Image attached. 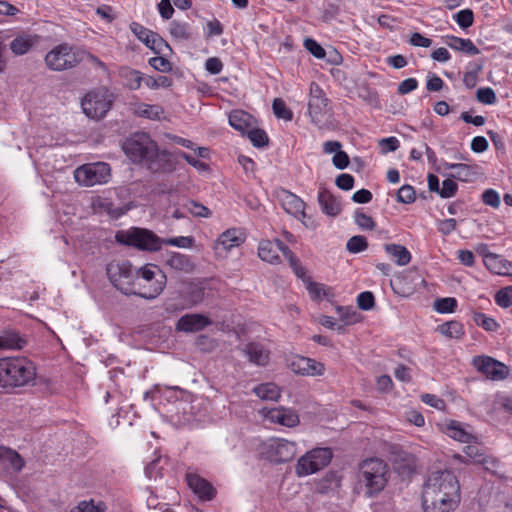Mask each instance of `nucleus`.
<instances>
[{
  "label": "nucleus",
  "mask_w": 512,
  "mask_h": 512,
  "mask_svg": "<svg viewBox=\"0 0 512 512\" xmlns=\"http://www.w3.org/2000/svg\"><path fill=\"white\" fill-rule=\"evenodd\" d=\"M460 502V486L456 476L447 470L429 475L422 492V507L425 512H450Z\"/></svg>",
  "instance_id": "nucleus-1"
},
{
  "label": "nucleus",
  "mask_w": 512,
  "mask_h": 512,
  "mask_svg": "<svg viewBox=\"0 0 512 512\" xmlns=\"http://www.w3.org/2000/svg\"><path fill=\"white\" fill-rule=\"evenodd\" d=\"M123 150L134 163L146 166L152 172L161 169V154L156 142L145 132L134 133L123 143Z\"/></svg>",
  "instance_id": "nucleus-2"
},
{
  "label": "nucleus",
  "mask_w": 512,
  "mask_h": 512,
  "mask_svg": "<svg viewBox=\"0 0 512 512\" xmlns=\"http://www.w3.org/2000/svg\"><path fill=\"white\" fill-rule=\"evenodd\" d=\"M36 367L27 358H8L0 361V386L16 388L33 385Z\"/></svg>",
  "instance_id": "nucleus-3"
},
{
  "label": "nucleus",
  "mask_w": 512,
  "mask_h": 512,
  "mask_svg": "<svg viewBox=\"0 0 512 512\" xmlns=\"http://www.w3.org/2000/svg\"><path fill=\"white\" fill-rule=\"evenodd\" d=\"M358 482L365 488V495H378L387 485L390 478L388 464L379 458H368L358 467Z\"/></svg>",
  "instance_id": "nucleus-4"
},
{
  "label": "nucleus",
  "mask_w": 512,
  "mask_h": 512,
  "mask_svg": "<svg viewBox=\"0 0 512 512\" xmlns=\"http://www.w3.org/2000/svg\"><path fill=\"white\" fill-rule=\"evenodd\" d=\"M166 281V275L159 266L145 264L137 269L134 295L144 299H154L162 293Z\"/></svg>",
  "instance_id": "nucleus-5"
},
{
  "label": "nucleus",
  "mask_w": 512,
  "mask_h": 512,
  "mask_svg": "<svg viewBox=\"0 0 512 512\" xmlns=\"http://www.w3.org/2000/svg\"><path fill=\"white\" fill-rule=\"evenodd\" d=\"M107 276L112 285L125 295H134L137 269L127 261H113L106 267Z\"/></svg>",
  "instance_id": "nucleus-6"
},
{
  "label": "nucleus",
  "mask_w": 512,
  "mask_h": 512,
  "mask_svg": "<svg viewBox=\"0 0 512 512\" xmlns=\"http://www.w3.org/2000/svg\"><path fill=\"white\" fill-rule=\"evenodd\" d=\"M259 457L274 464L291 461L296 453V443L283 438H270L258 447Z\"/></svg>",
  "instance_id": "nucleus-7"
},
{
  "label": "nucleus",
  "mask_w": 512,
  "mask_h": 512,
  "mask_svg": "<svg viewBox=\"0 0 512 512\" xmlns=\"http://www.w3.org/2000/svg\"><path fill=\"white\" fill-rule=\"evenodd\" d=\"M116 240L121 244L150 252L159 251L163 245L162 238L157 236L154 232L137 227L118 232L116 234Z\"/></svg>",
  "instance_id": "nucleus-8"
},
{
  "label": "nucleus",
  "mask_w": 512,
  "mask_h": 512,
  "mask_svg": "<svg viewBox=\"0 0 512 512\" xmlns=\"http://www.w3.org/2000/svg\"><path fill=\"white\" fill-rule=\"evenodd\" d=\"M79 49L68 43L55 46L45 56V63L50 70L63 71L76 67L81 63Z\"/></svg>",
  "instance_id": "nucleus-9"
},
{
  "label": "nucleus",
  "mask_w": 512,
  "mask_h": 512,
  "mask_svg": "<svg viewBox=\"0 0 512 512\" xmlns=\"http://www.w3.org/2000/svg\"><path fill=\"white\" fill-rule=\"evenodd\" d=\"M332 457L330 448H314L298 459L295 472L299 477L314 474L328 466Z\"/></svg>",
  "instance_id": "nucleus-10"
},
{
  "label": "nucleus",
  "mask_w": 512,
  "mask_h": 512,
  "mask_svg": "<svg viewBox=\"0 0 512 512\" xmlns=\"http://www.w3.org/2000/svg\"><path fill=\"white\" fill-rule=\"evenodd\" d=\"M111 177L109 164L105 162H95L84 164L74 171L75 181L86 187H92L98 184H105Z\"/></svg>",
  "instance_id": "nucleus-11"
},
{
  "label": "nucleus",
  "mask_w": 512,
  "mask_h": 512,
  "mask_svg": "<svg viewBox=\"0 0 512 512\" xmlns=\"http://www.w3.org/2000/svg\"><path fill=\"white\" fill-rule=\"evenodd\" d=\"M112 100L107 91L88 92L82 99L81 106L85 115L91 119H101L110 110Z\"/></svg>",
  "instance_id": "nucleus-12"
},
{
  "label": "nucleus",
  "mask_w": 512,
  "mask_h": 512,
  "mask_svg": "<svg viewBox=\"0 0 512 512\" xmlns=\"http://www.w3.org/2000/svg\"><path fill=\"white\" fill-rule=\"evenodd\" d=\"M330 100L325 96L323 89L312 82L310 84V94L308 101V113L312 123L320 125L325 116L330 114Z\"/></svg>",
  "instance_id": "nucleus-13"
},
{
  "label": "nucleus",
  "mask_w": 512,
  "mask_h": 512,
  "mask_svg": "<svg viewBox=\"0 0 512 512\" xmlns=\"http://www.w3.org/2000/svg\"><path fill=\"white\" fill-rule=\"evenodd\" d=\"M472 364L486 378L494 381L504 380L509 375L508 367L490 356H475Z\"/></svg>",
  "instance_id": "nucleus-14"
},
{
  "label": "nucleus",
  "mask_w": 512,
  "mask_h": 512,
  "mask_svg": "<svg viewBox=\"0 0 512 512\" xmlns=\"http://www.w3.org/2000/svg\"><path fill=\"white\" fill-rule=\"evenodd\" d=\"M281 203H282L283 209L287 213H289V214L293 215L294 217L298 218L299 220H301V222L305 225V227H307L309 229L316 228V225L313 222L307 223L304 220L306 217V212H305L306 204L300 197L285 190V191H283V194L281 197Z\"/></svg>",
  "instance_id": "nucleus-15"
},
{
  "label": "nucleus",
  "mask_w": 512,
  "mask_h": 512,
  "mask_svg": "<svg viewBox=\"0 0 512 512\" xmlns=\"http://www.w3.org/2000/svg\"><path fill=\"white\" fill-rule=\"evenodd\" d=\"M290 368L296 374L303 376H322L325 372L323 363L305 356H295L291 360Z\"/></svg>",
  "instance_id": "nucleus-16"
},
{
  "label": "nucleus",
  "mask_w": 512,
  "mask_h": 512,
  "mask_svg": "<svg viewBox=\"0 0 512 512\" xmlns=\"http://www.w3.org/2000/svg\"><path fill=\"white\" fill-rule=\"evenodd\" d=\"M186 481L189 488L202 500L210 501L215 497L216 490L206 479L196 473H186Z\"/></svg>",
  "instance_id": "nucleus-17"
},
{
  "label": "nucleus",
  "mask_w": 512,
  "mask_h": 512,
  "mask_svg": "<svg viewBox=\"0 0 512 512\" xmlns=\"http://www.w3.org/2000/svg\"><path fill=\"white\" fill-rule=\"evenodd\" d=\"M283 245H286L279 239L274 241L271 240H261L258 245V256L261 260L268 262L270 264H279L281 262V258L278 254L279 251L284 255Z\"/></svg>",
  "instance_id": "nucleus-18"
},
{
  "label": "nucleus",
  "mask_w": 512,
  "mask_h": 512,
  "mask_svg": "<svg viewBox=\"0 0 512 512\" xmlns=\"http://www.w3.org/2000/svg\"><path fill=\"white\" fill-rule=\"evenodd\" d=\"M212 321L202 314H185L176 323V329L183 332H198L211 325Z\"/></svg>",
  "instance_id": "nucleus-19"
},
{
  "label": "nucleus",
  "mask_w": 512,
  "mask_h": 512,
  "mask_svg": "<svg viewBox=\"0 0 512 512\" xmlns=\"http://www.w3.org/2000/svg\"><path fill=\"white\" fill-rule=\"evenodd\" d=\"M266 417L273 423L289 428L297 426L300 422L298 414L294 410L285 407L270 409Z\"/></svg>",
  "instance_id": "nucleus-20"
},
{
  "label": "nucleus",
  "mask_w": 512,
  "mask_h": 512,
  "mask_svg": "<svg viewBox=\"0 0 512 512\" xmlns=\"http://www.w3.org/2000/svg\"><path fill=\"white\" fill-rule=\"evenodd\" d=\"M165 265L174 271L185 274H190L195 269V264L192 258L179 252H168L165 259Z\"/></svg>",
  "instance_id": "nucleus-21"
},
{
  "label": "nucleus",
  "mask_w": 512,
  "mask_h": 512,
  "mask_svg": "<svg viewBox=\"0 0 512 512\" xmlns=\"http://www.w3.org/2000/svg\"><path fill=\"white\" fill-rule=\"evenodd\" d=\"M242 351L248 360L257 366H265L269 362L270 351L259 342H249Z\"/></svg>",
  "instance_id": "nucleus-22"
},
{
  "label": "nucleus",
  "mask_w": 512,
  "mask_h": 512,
  "mask_svg": "<svg viewBox=\"0 0 512 512\" xmlns=\"http://www.w3.org/2000/svg\"><path fill=\"white\" fill-rule=\"evenodd\" d=\"M318 202L322 211L328 216L335 217L342 211L340 200L326 189H321L319 191Z\"/></svg>",
  "instance_id": "nucleus-23"
},
{
  "label": "nucleus",
  "mask_w": 512,
  "mask_h": 512,
  "mask_svg": "<svg viewBox=\"0 0 512 512\" xmlns=\"http://www.w3.org/2000/svg\"><path fill=\"white\" fill-rule=\"evenodd\" d=\"M229 124L242 134H245L255 124V119L246 111L233 110L229 114Z\"/></svg>",
  "instance_id": "nucleus-24"
},
{
  "label": "nucleus",
  "mask_w": 512,
  "mask_h": 512,
  "mask_svg": "<svg viewBox=\"0 0 512 512\" xmlns=\"http://www.w3.org/2000/svg\"><path fill=\"white\" fill-rule=\"evenodd\" d=\"M445 43L453 50L463 52L467 55H477L480 53L478 47L470 39H464L453 35L445 37Z\"/></svg>",
  "instance_id": "nucleus-25"
},
{
  "label": "nucleus",
  "mask_w": 512,
  "mask_h": 512,
  "mask_svg": "<svg viewBox=\"0 0 512 512\" xmlns=\"http://www.w3.org/2000/svg\"><path fill=\"white\" fill-rule=\"evenodd\" d=\"M244 242L243 234L239 229L231 228L223 232L217 239V245L222 246L225 250L238 247Z\"/></svg>",
  "instance_id": "nucleus-26"
},
{
  "label": "nucleus",
  "mask_w": 512,
  "mask_h": 512,
  "mask_svg": "<svg viewBox=\"0 0 512 512\" xmlns=\"http://www.w3.org/2000/svg\"><path fill=\"white\" fill-rule=\"evenodd\" d=\"M28 340L14 331L5 332L0 335V349H16L21 350L26 347Z\"/></svg>",
  "instance_id": "nucleus-27"
},
{
  "label": "nucleus",
  "mask_w": 512,
  "mask_h": 512,
  "mask_svg": "<svg viewBox=\"0 0 512 512\" xmlns=\"http://www.w3.org/2000/svg\"><path fill=\"white\" fill-rule=\"evenodd\" d=\"M386 253L395 259V263L399 266H405L411 261V254L408 249L399 244H385Z\"/></svg>",
  "instance_id": "nucleus-28"
},
{
  "label": "nucleus",
  "mask_w": 512,
  "mask_h": 512,
  "mask_svg": "<svg viewBox=\"0 0 512 512\" xmlns=\"http://www.w3.org/2000/svg\"><path fill=\"white\" fill-rule=\"evenodd\" d=\"M442 335L450 339L460 340L465 335L464 326L457 320L445 322L437 327Z\"/></svg>",
  "instance_id": "nucleus-29"
},
{
  "label": "nucleus",
  "mask_w": 512,
  "mask_h": 512,
  "mask_svg": "<svg viewBox=\"0 0 512 512\" xmlns=\"http://www.w3.org/2000/svg\"><path fill=\"white\" fill-rule=\"evenodd\" d=\"M35 43L36 40L33 36L22 35L11 41L10 49L15 55H24L32 48Z\"/></svg>",
  "instance_id": "nucleus-30"
},
{
  "label": "nucleus",
  "mask_w": 512,
  "mask_h": 512,
  "mask_svg": "<svg viewBox=\"0 0 512 512\" xmlns=\"http://www.w3.org/2000/svg\"><path fill=\"white\" fill-rule=\"evenodd\" d=\"M284 249V256L287 258L289 265L291 269L293 270L294 274L301 279L304 283L307 282V278H310L306 274L305 268L301 265L300 260L295 256V254L292 252V250L287 246L283 245L282 247Z\"/></svg>",
  "instance_id": "nucleus-31"
},
{
  "label": "nucleus",
  "mask_w": 512,
  "mask_h": 512,
  "mask_svg": "<svg viewBox=\"0 0 512 512\" xmlns=\"http://www.w3.org/2000/svg\"><path fill=\"white\" fill-rule=\"evenodd\" d=\"M446 434L462 443H470L473 436L465 431V429L461 426L458 421H450V423L446 427Z\"/></svg>",
  "instance_id": "nucleus-32"
},
{
  "label": "nucleus",
  "mask_w": 512,
  "mask_h": 512,
  "mask_svg": "<svg viewBox=\"0 0 512 512\" xmlns=\"http://www.w3.org/2000/svg\"><path fill=\"white\" fill-rule=\"evenodd\" d=\"M253 392L263 400L276 401L280 397V389L274 383H263L257 385Z\"/></svg>",
  "instance_id": "nucleus-33"
},
{
  "label": "nucleus",
  "mask_w": 512,
  "mask_h": 512,
  "mask_svg": "<svg viewBox=\"0 0 512 512\" xmlns=\"http://www.w3.org/2000/svg\"><path fill=\"white\" fill-rule=\"evenodd\" d=\"M484 264L489 271L498 275L507 274L510 266L507 260L501 258L497 254L488 256V259L485 260Z\"/></svg>",
  "instance_id": "nucleus-34"
},
{
  "label": "nucleus",
  "mask_w": 512,
  "mask_h": 512,
  "mask_svg": "<svg viewBox=\"0 0 512 512\" xmlns=\"http://www.w3.org/2000/svg\"><path fill=\"white\" fill-rule=\"evenodd\" d=\"M120 75L129 89L137 90L140 88L143 77L139 71L126 67L121 69Z\"/></svg>",
  "instance_id": "nucleus-35"
},
{
  "label": "nucleus",
  "mask_w": 512,
  "mask_h": 512,
  "mask_svg": "<svg viewBox=\"0 0 512 512\" xmlns=\"http://www.w3.org/2000/svg\"><path fill=\"white\" fill-rule=\"evenodd\" d=\"M169 31L175 40H189L192 36L190 26L186 22L172 21Z\"/></svg>",
  "instance_id": "nucleus-36"
},
{
  "label": "nucleus",
  "mask_w": 512,
  "mask_h": 512,
  "mask_svg": "<svg viewBox=\"0 0 512 512\" xmlns=\"http://www.w3.org/2000/svg\"><path fill=\"white\" fill-rule=\"evenodd\" d=\"M136 113L140 117H144L150 120H159L161 115L164 113V110L159 105H149L142 103L137 107Z\"/></svg>",
  "instance_id": "nucleus-37"
},
{
  "label": "nucleus",
  "mask_w": 512,
  "mask_h": 512,
  "mask_svg": "<svg viewBox=\"0 0 512 512\" xmlns=\"http://www.w3.org/2000/svg\"><path fill=\"white\" fill-rule=\"evenodd\" d=\"M306 289L314 300H321L324 297L331 295V289L323 284L314 282L311 278H307L305 283Z\"/></svg>",
  "instance_id": "nucleus-38"
},
{
  "label": "nucleus",
  "mask_w": 512,
  "mask_h": 512,
  "mask_svg": "<svg viewBox=\"0 0 512 512\" xmlns=\"http://www.w3.org/2000/svg\"><path fill=\"white\" fill-rule=\"evenodd\" d=\"M245 134L255 147L262 148L268 145L269 138L263 129L255 128L253 125Z\"/></svg>",
  "instance_id": "nucleus-39"
},
{
  "label": "nucleus",
  "mask_w": 512,
  "mask_h": 512,
  "mask_svg": "<svg viewBox=\"0 0 512 512\" xmlns=\"http://www.w3.org/2000/svg\"><path fill=\"white\" fill-rule=\"evenodd\" d=\"M473 321L479 327L489 332H494L499 328V324L492 317H488L484 313L474 312Z\"/></svg>",
  "instance_id": "nucleus-40"
},
{
  "label": "nucleus",
  "mask_w": 512,
  "mask_h": 512,
  "mask_svg": "<svg viewBox=\"0 0 512 512\" xmlns=\"http://www.w3.org/2000/svg\"><path fill=\"white\" fill-rule=\"evenodd\" d=\"M444 167L446 169L455 170V172L451 174V178H456L460 181H467L472 175L470 167L466 164H453L445 162Z\"/></svg>",
  "instance_id": "nucleus-41"
},
{
  "label": "nucleus",
  "mask_w": 512,
  "mask_h": 512,
  "mask_svg": "<svg viewBox=\"0 0 512 512\" xmlns=\"http://www.w3.org/2000/svg\"><path fill=\"white\" fill-rule=\"evenodd\" d=\"M107 509L106 504L102 501L94 503L93 500L81 501L79 504L71 509L70 512H105Z\"/></svg>",
  "instance_id": "nucleus-42"
},
{
  "label": "nucleus",
  "mask_w": 512,
  "mask_h": 512,
  "mask_svg": "<svg viewBox=\"0 0 512 512\" xmlns=\"http://www.w3.org/2000/svg\"><path fill=\"white\" fill-rule=\"evenodd\" d=\"M183 208L195 217L209 218L212 215L209 208L193 200L188 201Z\"/></svg>",
  "instance_id": "nucleus-43"
},
{
  "label": "nucleus",
  "mask_w": 512,
  "mask_h": 512,
  "mask_svg": "<svg viewBox=\"0 0 512 512\" xmlns=\"http://www.w3.org/2000/svg\"><path fill=\"white\" fill-rule=\"evenodd\" d=\"M274 115L279 119L290 121L293 118L292 111L286 106L281 98H275L272 104Z\"/></svg>",
  "instance_id": "nucleus-44"
},
{
  "label": "nucleus",
  "mask_w": 512,
  "mask_h": 512,
  "mask_svg": "<svg viewBox=\"0 0 512 512\" xmlns=\"http://www.w3.org/2000/svg\"><path fill=\"white\" fill-rule=\"evenodd\" d=\"M368 242L366 237L362 235H356L351 237L346 244V248L350 253L356 254L366 250Z\"/></svg>",
  "instance_id": "nucleus-45"
},
{
  "label": "nucleus",
  "mask_w": 512,
  "mask_h": 512,
  "mask_svg": "<svg viewBox=\"0 0 512 512\" xmlns=\"http://www.w3.org/2000/svg\"><path fill=\"white\" fill-rule=\"evenodd\" d=\"M354 221L361 230H373L376 223L371 216L357 209L354 213Z\"/></svg>",
  "instance_id": "nucleus-46"
},
{
  "label": "nucleus",
  "mask_w": 512,
  "mask_h": 512,
  "mask_svg": "<svg viewBox=\"0 0 512 512\" xmlns=\"http://www.w3.org/2000/svg\"><path fill=\"white\" fill-rule=\"evenodd\" d=\"M434 308L441 314L453 313L457 308V300L452 297L437 299L434 303Z\"/></svg>",
  "instance_id": "nucleus-47"
},
{
  "label": "nucleus",
  "mask_w": 512,
  "mask_h": 512,
  "mask_svg": "<svg viewBox=\"0 0 512 512\" xmlns=\"http://www.w3.org/2000/svg\"><path fill=\"white\" fill-rule=\"evenodd\" d=\"M482 70V64L471 63L468 71L464 73L463 83L464 85L472 89L477 83L478 73Z\"/></svg>",
  "instance_id": "nucleus-48"
},
{
  "label": "nucleus",
  "mask_w": 512,
  "mask_h": 512,
  "mask_svg": "<svg viewBox=\"0 0 512 512\" xmlns=\"http://www.w3.org/2000/svg\"><path fill=\"white\" fill-rule=\"evenodd\" d=\"M453 18L462 29H467L474 23V13L471 9L460 10Z\"/></svg>",
  "instance_id": "nucleus-49"
},
{
  "label": "nucleus",
  "mask_w": 512,
  "mask_h": 512,
  "mask_svg": "<svg viewBox=\"0 0 512 512\" xmlns=\"http://www.w3.org/2000/svg\"><path fill=\"white\" fill-rule=\"evenodd\" d=\"M2 457L5 461H7L11 465V467L15 471H21L25 465L24 460L22 459L20 454L14 450H11V449L6 450L3 453Z\"/></svg>",
  "instance_id": "nucleus-50"
},
{
  "label": "nucleus",
  "mask_w": 512,
  "mask_h": 512,
  "mask_svg": "<svg viewBox=\"0 0 512 512\" xmlns=\"http://www.w3.org/2000/svg\"><path fill=\"white\" fill-rule=\"evenodd\" d=\"M476 99L485 105H493L497 102L496 94L490 87L479 88L476 92Z\"/></svg>",
  "instance_id": "nucleus-51"
},
{
  "label": "nucleus",
  "mask_w": 512,
  "mask_h": 512,
  "mask_svg": "<svg viewBox=\"0 0 512 512\" xmlns=\"http://www.w3.org/2000/svg\"><path fill=\"white\" fill-rule=\"evenodd\" d=\"M495 302L502 308H508L512 305V286L500 289L495 295Z\"/></svg>",
  "instance_id": "nucleus-52"
},
{
  "label": "nucleus",
  "mask_w": 512,
  "mask_h": 512,
  "mask_svg": "<svg viewBox=\"0 0 512 512\" xmlns=\"http://www.w3.org/2000/svg\"><path fill=\"white\" fill-rule=\"evenodd\" d=\"M162 241L163 245H171L179 248H191L194 244V238L191 236L162 238Z\"/></svg>",
  "instance_id": "nucleus-53"
},
{
  "label": "nucleus",
  "mask_w": 512,
  "mask_h": 512,
  "mask_svg": "<svg viewBox=\"0 0 512 512\" xmlns=\"http://www.w3.org/2000/svg\"><path fill=\"white\" fill-rule=\"evenodd\" d=\"M416 199V192L413 186L403 185L397 192V201L404 204H411Z\"/></svg>",
  "instance_id": "nucleus-54"
},
{
  "label": "nucleus",
  "mask_w": 512,
  "mask_h": 512,
  "mask_svg": "<svg viewBox=\"0 0 512 512\" xmlns=\"http://www.w3.org/2000/svg\"><path fill=\"white\" fill-rule=\"evenodd\" d=\"M357 305L361 310H371L375 305V297L372 292L364 291L357 296Z\"/></svg>",
  "instance_id": "nucleus-55"
},
{
  "label": "nucleus",
  "mask_w": 512,
  "mask_h": 512,
  "mask_svg": "<svg viewBox=\"0 0 512 512\" xmlns=\"http://www.w3.org/2000/svg\"><path fill=\"white\" fill-rule=\"evenodd\" d=\"M458 190L457 183L452 178H447L442 182V186L438 194L441 198H450L453 197Z\"/></svg>",
  "instance_id": "nucleus-56"
},
{
  "label": "nucleus",
  "mask_w": 512,
  "mask_h": 512,
  "mask_svg": "<svg viewBox=\"0 0 512 512\" xmlns=\"http://www.w3.org/2000/svg\"><path fill=\"white\" fill-rule=\"evenodd\" d=\"M144 82H145L146 86L151 89H157L160 87L168 88L172 85V79L167 76H162V75H160L156 78L148 77V78L144 79Z\"/></svg>",
  "instance_id": "nucleus-57"
},
{
  "label": "nucleus",
  "mask_w": 512,
  "mask_h": 512,
  "mask_svg": "<svg viewBox=\"0 0 512 512\" xmlns=\"http://www.w3.org/2000/svg\"><path fill=\"white\" fill-rule=\"evenodd\" d=\"M130 29L141 42H143L144 44H148L149 37L153 33L151 30L147 29L146 27L137 22H132L130 24Z\"/></svg>",
  "instance_id": "nucleus-58"
},
{
  "label": "nucleus",
  "mask_w": 512,
  "mask_h": 512,
  "mask_svg": "<svg viewBox=\"0 0 512 512\" xmlns=\"http://www.w3.org/2000/svg\"><path fill=\"white\" fill-rule=\"evenodd\" d=\"M304 47L316 58L323 59L325 57L324 48L314 39L307 38L304 41Z\"/></svg>",
  "instance_id": "nucleus-59"
},
{
  "label": "nucleus",
  "mask_w": 512,
  "mask_h": 512,
  "mask_svg": "<svg viewBox=\"0 0 512 512\" xmlns=\"http://www.w3.org/2000/svg\"><path fill=\"white\" fill-rule=\"evenodd\" d=\"M79 54H81V56H80L81 62L88 61L95 68H98L104 72H108V68H107L106 64L103 61H101L97 56H95L85 50H81V49H79Z\"/></svg>",
  "instance_id": "nucleus-60"
},
{
  "label": "nucleus",
  "mask_w": 512,
  "mask_h": 512,
  "mask_svg": "<svg viewBox=\"0 0 512 512\" xmlns=\"http://www.w3.org/2000/svg\"><path fill=\"white\" fill-rule=\"evenodd\" d=\"M160 462L161 456H157L146 465L145 474L149 479H156L157 477L161 476L162 467L160 466Z\"/></svg>",
  "instance_id": "nucleus-61"
},
{
  "label": "nucleus",
  "mask_w": 512,
  "mask_h": 512,
  "mask_svg": "<svg viewBox=\"0 0 512 512\" xmlns=\"http://www.w3.org/2000/svg\"><path fill=\"white\" fill-rule=\"evenodd\" d=\"M340 13V6L336 3H328L323 12H322V20L325 23H329L334 20Z\"/></svg>",
  "instance_id": "nucleus-62"
},
{
  "label": "nucleus",
  "mask_w": 512,
  "mask_h": 512,
  "mask_svg": "<svg viewBox=\"0 0 512 512\" xmlns=\"http://www.w3.org/2000/svg\"><path fill=\"white\" fill-rule=\"evenodd\" d=\"M482 201L484 204L493 208H498L500 206V196L494 189L485 190L482 194Z\"/></svg>",
  "instance_id": "nucleus-63"
},
{
  "label": "nucleus",
  "mask_w": 512,
  "mask_h": 512,
  "mask_svg": "<svg viewBox=\"0 0 512 512\" xmlns=\"http://www.w3.org/2000/svg\"><path fill=\"white\" fill-rule=\"evenodd\" d=\"M149 64L156 70L160 71V72H169L171 69H172V65L171 63L164 57L162 56H156V57H152L150 60H149Z\"/></svg>",
  "instance_id": "nucleus-64"
}]
</instances>
